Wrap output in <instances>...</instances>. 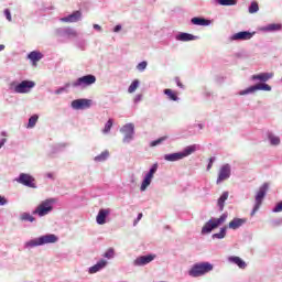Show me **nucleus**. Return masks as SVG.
<instances>
[{
  "label": "nucleus",
  "mask_w": 282,
  "mask_h": 282,
  "mask_svg": "<svg viewBox=\"0 0 282 282\" xmlns=\"http://www.w3.org/2000/svg\"><path fill=\"white\" fill-rule=\"evenodd\" d=\"M213 264L210 262H199L195 263L191 270L188 271L189 276H204V274H208V272H213Z\"/></svg>",
  "instance_id": "1"
},
{
  "label": "nucleus",
  "mask_w": 282,
  "mask_h": 282,
  "mask_svg": "<svg viewBox=\"0 0 282 282\" xmlns=\"http://www.w3.org/2000/svg\"><path fill=\"white\" fill-rule=\"evenodd\" d=\"M226 219H228V215L226 214H223L219 218H212L202 228V235H208L209 232H213L215 228H219L221 224H226Z\"/></svg>",
  "instance_id": "2"
},
{
  "label": "nucleus",
  "mask_w": 282,
  "mask_h": 282,
  "mask_svg": "<svg viewBox=\"0 0 282 282\" xmlns=\"http://www.w3.org/2000/svg\"><path fill=\"white\" fill-rule=\"evenodd\" d=\"M58 237L54 234L45 235L25 243L26 248H36V246H45V243H56Z\"/></svg>",
  "instance_id": "3"
},
{
  "label": "nucleus",
  "mask_w": 282,
  "mask_h": 282,
  "mask_svg": "<svg viewBox=\"0 0 282 282\" xmlns=\"http://www.w3.org/2000/svg\"><path fill=\"white\" fill-rule=\"evenodd\" d=\"M54 199L48 198L43 200L33 212V215H39V217H45V215H50L52 210H54Z\"/></svg>",
  "instance_id": "4"
},
{
  "label": "nucleus",
  "mask_w": 282,
  "mask_h": 282,
  "mask_svg": "<svg viewBox=\"0 0 282 282\" xmlns=\"http://www.w3.org/2000/svg\"><path fill=\"white\" fill-rule=\"evenodd\" d=\"M269 185L264 183L258 191L256 195V205L251 212V217H254L259 208H261V204H263V198L265 197V193H268Z\"/></svg>",
  "instance_id": "5"
},
{
  "label": "nucleus",
  "mask_w": 282,
  "mask_h": 282,
  "mask_svg": "<svg viewBox=\"0 0 282 282\" xmlns=\"http://www.w3.org/2000/svg\"><path fill=\"white\" fill-rule=\"evenodd\" d=\"M96 83V76L94 75H85L73 82L72 87H89Z\"/></svg>",
  "instance_id": "6"
},
{
  "label": "nucleus",
  "mask_w": 282,
  "mask_h": 282,
  "mask_svg": "<svg viewBox=\"0 0 282 282\" xmlns=\"http://www.w3.org/2000/svg\"><path fill=\"white\" fill-rule=\"evenodd\" d=\"M272 91V87L268 84H257L239 93V96H247V94H254V91Z\"/></svg>",
  "instance_id": "7"
},
{
  "label": "nucleus",
  "mask_w": 282,
  "mask_h": 282,
  "mask_svg": "<svg viewBox=\"0 0 282 282\" xmlns=\"http://www.w3.org/2000/svg\"><path fill=\"white\" fill-rule=\"evenodd\" d=\"M35 83L32 80H23L14 87L15 94H30L35 87Z\"/></svg>",
  "instance_id": "8"
},
{
  "label": "nucleus",
  "mask_w": 282,
  "mask_h": 282,
  "mask_svg": "<svg viewBox=\"0 0 282 282\" xmlns=\"http://www.w3.org/2000/svg\"><path fill=\"white\" fill-rule=\"evenodd\" d=\"M18 182L19 184H23V186H28L29 188H36V180L30 174L21 173Z\"/></svg>",
  "instance_id": "9"
},
{
  "label": "nucleus",
  "mask_w": 282,
  "mask_h": 282,
  "mask_svg": "<svg viewBox=\"0 0 282 282\" xmlns=\"http://www.w3.org/2000/svg\"><path fill=\"white\" fill-rule=\"evenodd\" d=\"M230 164L223 165L218 171V177L216 184H221V182H226V180H230Z\"/></svg>",
  "instance_id": "10"
},
{
  "label": "nucleus",
  "mask_w": 282,
  "mask_h": 282,
  "mask_svg": "<svg viewBox=\"0 0 282 282\" xmlns=\"http://www.w3.org/2000/svg\"><path fill=\"white\" fill-rule=\"evenodd\" d=\"M155 173H158V164H154L149 173L145 175L142 184H141V187H140V191H147V188H149V186H151V181L153 180V176L155 175Z\"/></svg>",
  "instance_id": "11"
},
{
  "label": "nucleus",
  "mask_w": 282,
  "mask_h": 282,
  "mask_svg": "<svg viewBox=\"0 0 282 282\" xmlns=\"http://www.w3.org/2000/svg\"><path fill=\"white\" fill-rule=\"evenodd\" d=\"M135 127L133 123H127L121 128V133H124L123 142H129L133 140V133H134Z\"/></svg>",
  "instance_id": "12"
},
{
  "label": "nucleus",
  "mask_w": 282,
  "mask_h": 282,
  "mask_svg": "<svg viewBox=\"0 0 282 282\" xmlns=\"http://www.w3.org/2000/svg\"><path fill=\"white\" fill-rule=\"evenodd\" d=\"M254 36V33L250 31H240L230 37V41H250Z\"/></svg>",
  "instance_id": "13"
},
{
  "label": "nucleus",
  "mask_w": 282,
  "mask_h": 282,
  "mask_svg": "<svg viewBox=\"0 0 282 282\" xmlns=\"http://www.w3.org/2000/svg\"><path fill=\"white\" fill-rule=\"evenodd\" d=\"M73 109H89L91 99H76L72 101Z\"/></svg>",
  "instance_id": "14"
},
{
  "label": "nucleus",
  "mask_w": 282,
  "mask_h": 282,
  "mask_svg": "<svg viewBox=\"0 0 282 282\" xmlns=\"http://www.w3.org/2000/svg\"><path fill=\"white\" fill-rule=\"evenodd\" d=\"M80 17H83V13L80 11H75L68 17L62 18L61 21L63 23H77V21H80Z\"/></svg>",
  "instance_id": "15"
},
{
  "label": "nucleus",
  "mask_w": 282,
  "mask_h": 282,
  "mask_svg": "<svg viewBox=\"0 0 282 282\" xmlns=\"http://www.w3.org/2000/svg\"><path fill=\"white\" fill-rule=\"evenodd\" d=\"M155 259V254L141 256L134 260V265H147Z\"/></svg>",
  "instance_id": "16"
},
{
  "label": "nucleus",
  "mask_w": 282,
  "mask_h": 282,
  "mask_svg": "<svg viewBox=\"0 0 282 282\" xmlns=\"http://www.w3.org/2000/svg\"><path fill=\"white\" fill-rule=\"evenodd\" d=\"M110 213L111 210L109 209H100L96 217L97 224H99V226L107 224V217H109Z\"/></svg>",
  "instance_id": "17"
},
{
  "label": "nucleus",
  "mask_w": 282,
  "mask_h": 282,
  "mask_svg": "<svg viewBox=\"0 0 282 282\" xmlns=\"http://www.w3.org/2000/svg\"><path fill=\"white\" fill-rule=\"evenodd\" d=\"M270 78H274V73H260L251 76V80H260L261 83H268Z\"/></svg>",
  "instance_id": "18"
},
{
  "label": "nucleus",
  "mask_w": 282,
  "mask_h": 282,
  "mask_svg": "<svg viewBox=\"0 0 282 282\" xmlns=\"http://www.w3.org/2000/svg\"><path fill=\"white\" fill-rule=\"evenodd\" d=\"M107 267V260H100L95 265L89 268V274H96V272H100L104 268Z\"/></svg>",
  "instance_id": "19"
},
{
  "label": "nucleus",
  "mask_w": 282,
  "mask_h": 282,
  "mask_svg": "<svg viewBox=\"0 0 282 282\" xmlns=\"http://www.w3.org/2000/svg\"><path fill=\"white\" fill-rule=\"evenodd\" d=\"M28 58L32 62V64L34 66H36V64L39 63V61H41V58H43V53L39 52V51H33L28 55Z\"/></svg>",
  "instance_id": "20"
},
{
  "label": "nucleus",
  "mask_w": 282,
  "mask_h": 282,
  "mask_svg": "<svg viewBox=\"0 0 282 282\" xmlns=\"http://www.w3.org/2000/svg\"><path fill=\"white\" fill-rule=\"evenodd\" d=\"M164 160H166V162H177L178 160H183L182 152L165 154Z\"/></svg>",
  "instance_id": "21"
},
{
  "label": "nucleus",
  "mask_w": 282,
  "mask_h": 282,
  "mask_svg": "<svg viewBox=\"0 0 282 282\" xmlns=\"http://www.w3.org/2000/svg\"><path fill=\"white\" fill-rule=\"evenodd\" d=\"M246 223L243 218H235L229 223V228L231 230H237V228H241V225Z\"/></svg>",
  "instance_id": "22"
},
{
  "label": "nucleus",
  "mask_w": 282,
  "mask_h": 282,
  "mask_svg": "<svg viewBox=\"0 0 282 282\" xmlns=\"http://www.w3.org/2000/svg\"><path fill=\"white\" fill-rule=\"evenodd\" d=\"M229 261L231 263H235L236 265H238V268H240L241 270H246V267L248 264H246V261H243L241 258L239 257H230L229 258Z\"/></svg>",
  "instance_id": "23"
},
{
  "label": "nucleus",
  "mask_w": 282,
  "mask_h": 282,
  "mask_svg": "<svg viewBox=\"0 0 282 282\" xmlns=\"http://www.w3.org/2000/svg\"><path fill=\"white\" fill-rule=\"evenodd\" d=\"M197 151V145H188L181 152L182 158H188V155H193Z\"/></svg>",
  "instance_id": "24"
},
{
  "label": "nucleus",
  "mask_w": 282,
  "mask_h": 282,
  "mask_svg": "<svg viewBox=\"0 0 282 282\" xmlns=\"http://www.w3.org/2000/svg\"><path fill=\"white\" fill-rule=\"evenodd\" d=\"M177 41H183V42H187V41H195V39H197V36L191 34V33H181L176 36Z\"/></svg>",
  "instance_id": "25"
},
{
  "label": "nucleus",
  "mask_w": 282,
  "mask_h": 282,
  "mask_svg": "<svg viewBox=\"0 0 282 282\" xmlns=\"http://www.w3.org/2000/svg\"><path fill=\"white\" fill-rule=\"evenodd\" d=\"M192 23L193 25H209L210 24V20L204 19V18H193L192 19Z\"/></svg>",
  "instance_id": "26"
},
{
  "label": "nucleus",
  "mask_w": 282,
  "mask_h": 282,
  "mask_svg": "<svg viewBox=\"0 0 282 282\" xmlns=\"http://www.w3.org/2000/svg\"><path fill=\"white\" fill-rule=\"evenodd\" d=\"M165 96H167L169 100H173L176 102V100H180V97H177V93L173 91V89L166 88L164 90Z\"/></svg>",
  "instance_id": "27"
},
{
  "label": "nucleus",
  "mask_w": 282,
  "mask_h": 282,
  "mask_svg": "<svg viewBox=\"0 0 282 282\" xmlns=\"http://www.w3.org/2000/svg\"><path fill=\"white\" fill-rule=\"evenodd\" d=\"M228 192H224L221 194V196L218 198V207L220 208V210H224V206L226 204V199H228Z\"/></svg>",
  "instance_id": "28"
},
{
  "label": "nucleus",
  "mask_w": 282,
  "mask_h": 282,
  "mask_svg": "<svg viewBox=\"0 0 282 282\" xmlns=\"http://www.w3.org/2000/svg\"><path fill=\"white\" fill-rule=\"evenodd\" d=\"M268 139L270 140V142L273 147H279V144H281V138H279L272 133L268 134Z\"/></svg>",
  "instance_id": "29"
},
{
  "label": "nucleus",
  "mask_w": 282,
  "mask_h": 282,
  "mask_svg": "<svg viewBox=\"0 0 282 282\" xmlns=\"http://www.w3.org/2000/svg\"><path fill=\"white\" fill-rule=\"evenodd\" d=\"M109 159V152L106 150L101 152L99 155L95 156V162H105Z\"/></svg>",
  "instance_id": "30"
},
{
  "label": "nucleus",
  "mask_w": 282,
  "mask_h": 282,
  "mask_svg": "<svg viewBox=\"0 0 282 282\" xmlns=\"http://www.w3.org/2000/svg\"><path fill=\"white\" fill-rule=\"evenodd\" d=\"M36 122H39V117H37V115H33L29 119L28 129H34V127H36Z\"/></svg>",
  "instance_id": "31"
},
{
  "label": "nucleus",
  "mask_w": 282,
  "mask_h": 282,
  "mask_svg": "<svg viewBox=\"0 0 282 282\" xmlns=\"http://www.w3.org/2000/svg\"><path fill=\"white\" fill-rule=\"evenodd\" d=\"M138 87H140V80L134 79L128 88L129 94H133Z\"/></svg>",
  "instance_id": "32"
},
{
  "label": "nucleus",
  "mask_w": 282,
  "mask_h": 282,
  "mask_svg": "<svg viewBox=\"0 0 282 282\" xmlns=\"http://www.w3.org/2000/svg\"><path fill=\"white\" fill-rule=\"evenodd\" d=\"M267 30H268V32H279L280 30H282V25L281 24H275V23L269 24L267 26Z\"/></svg>",
  "instance_id": "33"
},
{
  "label": "nucleus",
  "mask_w": 282,
  "mask_h": 282,
  "mask_svg": "<svg viewBox=\"0 0 282 282\" xmlns=\"http://www.w3.org/2000/svg\"><path fill=\"white\" fill-rule=\"evenodd\" d=\"M219 6H237V0H216Z\"/></svg>",
  "instance_id": "34"
},
{
  "label": "nucleus",
  "mask_w": 282,
  "mask_h": 282,
  "mask_svg": "<svg viewBox=\"0 0 282 282\" xmlns=\"http://www.w3.org/2000/svg\"><path fill=\"white\" fill-rule=\"evenodd\" d=\"M165 140H169V135L161 137L150 143V147H158V144H162V142H165Z\"/></svg>",
  "instance_id": "35"
},
{
  "label": "nucleus",
  "mask_w": 282,
  "mask_h": 282,
  "mask_svg": "<svg viewBox=\"0 0 282 282\" xmlns=\"http://www.w3.org/2000/svg\"><path fill=\"white\" fill-rule=\"evenodd\" d=\"M21 220L22 221H36V218H34V216L30 215L29 213H23L21 215Z\"/></svg>",
  "instance_id": "36"
},
{
  "label": "nucleus",
  "mask_w": 282,
  "mask_h": 282,
  "mask_svg": "<svg viewBox=\"0 0 282 282\" xmlns=\"http://www.w3.org/2000/svg\"><path fill=\"white\" fill-rule=\"evenodd\" d=\"M226 227L221 228L218 234L213 235V239H224L226 237Z\"/></svg>",
  "instance_id": "37"
},
{
  "label": "nucleus",
  "mask_w": 282,
  "mask_h": 282,
  "mask_svg": "<svg viewBox=\"0 0 282 282\" xmlns=\"http://www.w3.org/2000/svg\"><path fill=\"white\" fill-rule=\"evenodd\" d=\"M256 12H259V3L253 1L249 7V13L254 14Z\"/></svg>",
  "instance_id": "38"
},
{
  "label": "nucleus",
  "mask_w": 282,
  "mask_h": 282,
  "mask_svg": "<svg viewBox=\"0 0 282 282\" xmlns=\"http://www.w3.org/2000/svg\"><path fill=\"white\" fill-rule=\"evenodd\" d=\"M111 127H113V119H109L104 128V133H109L111 131Z\"/></svg>",
  "instance_id": "39"
},
{
  "label": "nucleus",
  "mask_w": 282,
  "mask_h": 282,
  "mask_svg": "<svg viewBox=\"0 0 282 282\" xmlns=\"http://www.w3.org/2000/svg\"><path fill=\"white\" fill-rule=\"evenodd\" d=\"M113 254H115L113 248H109V249L105 252L104 257H105L106 259H113Z\"/></svg>",
  "instance_id": "40"
},
{
  "label": "nucleus",
  "mask_w": 282,
  "mask_h": 282,
  "mask_svg": "<svg viewBox=\"0 0 282 282\" xmlns=\"http://www.w3.org/2000/svg\"><path fill=\"white\" fill-rule=\"evenodd\" d=\"M147 65H148V63H147L145 61H143V62H141V63H139V64L137 65V69H138L139 72H144V70L147 69Z\"/></svg>",
  "instance_id": "41"
},
{
  "label": "nucleus",
  "mask_w": 282,
  "mask_h": 282,
  "mask_svg": "<svg viewBox=\"0 0 282 282\" xmlns=\"http://www.w3.org/2000/svg\"><path fill=\"white\" fill-rule=\"evenodd\" d=\"M273 213H282V200L273 208Z\"/></svg>",
  "instance_id": "42"
},
{
  "label": "nucleus",
  "mask_w": 282,
  "mask_h": 282,
  "mask_svg": "<svg viewBox=\"0 0 282 282\" xmlns=\"http://www.w3.org/2000/svg\"><path fill=\"white\" fill-rule=\"evenodd\" d=\"M4 17L7 20L12 21V14L10 13V9L4 10Z\"/></svg>",
  "instance_id": "43"
},
{
  "label": "nucleus",
  "mask_w": 282,
  "mask_h": 282,
  "mask_svg": "<svg viewBox=\"0 0 282 282\" xmlns=\"http://www.w3.org/2000/svg\"><path fill=\"white\" fill-rule=\"evenodd\" d=\"M214 162H215V158H210V159H209V163H208V165H207V171H210V170L213 169Z\"/></svg>",
  "instance_id": "44"
},
{
  "label": "nucleus",
  "mask_w": 282,
  "mask_h": 282,
  "mask_svg": "<svg viewBox=\"0 0 282 282\" xmlns=\"http://www.w3.org/2000/svg\"><path fill=\"white\" fill-rule=\"evenodd\" d=\"M6 204H8L6 196H0V206H6Z\"/></svg>",
  "instance_id": "45"
},
{
  "label": "nucleus",
  "mask_w": 282,
  "mask_h": 282,
  "mask_svg": "<svg viewBox=\"0 0 282 282\" xmlns=\"http://www.w3.org/2000/svg\"><path fill=\"white\" fill-rule=\"evenodd\" d=\"M120 30H122V26L118 24L115 26L113 32H120Z\"/></svg>",
  "instance_id": "46"
},
{
  "label": "nucleus",
  "mask_w": 282,
  "mask_h": 282,
  "mask_svg": "<svg viewBox=\"0 0 282 282\" xmlns=\"http://www.w3.org/2000/svg\"><path fill=\"white\" fill-rule=\"evenodd\" d=\"M140 219H142V213H140L137 219L134 220V226L138 224V221H140Z\"/></svg>",
  "instance_id": "47"
},
{
  "label": "nucleus",
  "mask_w": 282,
  "mask_h": 282,
  "mask_svg": "<svg viewBox=\"0 0 282 282\" xmlns=\"http://www.w3.org/2000/svg\"><path fill=\"white\" fill-rule=\"evenodd\" d=\"M94 30H98L100 32L102 30V26L98 24H94Z\"/></svg>",
  "instance_id": "48"
},
{
  "label": "nucleus",
  "mask_w": 282,
  "mask_h": 282,
  "mask_svg": "<svg viewBox=\"0 0 282 282\" xmlns=\"http://www.w3.org/2000/svg\"><path fill=\"white\" fill-rule=\"evenodd\" d=\"M46 177H48L50 180H54V173H46Z\"/></svg>",
  "instance_id": "49"
},
{
  "label": "nucleus",
  "mask_w": 282,
  "mask_h": 282,
  "mask_svg": "<svg viewBox=\"0 0 282 282\" xmlns=\"http://www.w3.org/2000/svg\"><path fill=\"white\" fill-rule=\"evenodd\" d=\"M176 85L177 87L184 88V85L182 84V82H180V79H177Z\"/></svg>",
  "instance_id": "50"
},
{
  "label": "nucleus",
  "mask_w": 282,
  "mask_h": 282,
  "mask_svg": "<svg viewBox=\"0 0 282 282\" xmlns=\"http://www.w3.org/2000/svg\"><path fill=\"white\" fill-rule=\"evenodd\" d=\"M6 50V45L0 44V52H3Z\"/></svg>",
  "instance_id": "51"
},
{
  "label": "nucleus",
  "mask_w": 282,
  "mask_h": 282,
  "mask_svg": "<svg viewBox=\"0 0 282 282\" xmlns=\"http://www.w3.org/2000/svg\"><path fill=\"white\" fill-rule=\"evenodd\" d=\"M3 144H6V139H3L2 142L0 143V149L1 147H3Z\"/></svg>",
  "instance_id": "52"
},
{
  "label": "nucleus",
  "mask_w": 282,
  "mask_h": 282,
  "mask_svg": "<svg viewBox=\"0 0 282 282\" xmlns=\"http://www.w3.org/2000/svg\"><path fill=\"white\" fill-rule=\"evenodd\" d=\"M3 144H6V139H3L2 142L0 143V149L1 147H3Z\"/></svg>",
  "instance_id": "53"
},
{
  "label": "nucleus",
  "mask_w": 282,
  "mask_h": 282,
  "mask_svg": "<svg viewBox=\"0 0 282 282\" xmlns=\"http://www.w3.org/2000/svg\"><path fill=\"white\" fill-rule=\"evenodd\" d=\"M63 90H64V89L61 88V89L56 90L55 94H61Z\"/></svg>",
  "instance_id": "54"
},
{
  "label": "nucleus",
  "mask_w": 282,
  "mask_h": 282,
  "mask_svg": "<svg viewBox=\"0 0 282 282\" xmlns=\"http://www.w3.org/2000/svg\"><path fill=\"white\" fill-rule=\"evenodd\" d=\"M140 98H142V96L139 95L138 98H137V100H140Z\"/></svg>",
  "instance_id": "55"
},
{
  "label": "nucleus",
  "mask_w": 282,
  "mask_h": 282,
  "mask_svg": "<svg viewBox=\"0 0 282 282\" xmlns=\"http://www.w3.org/2000/svg\"><path fill=\"white\" fill-rule=\"evenodd\" d=\"M66 87H69V84H66Z\"/></svg>",
  "instance_id": "56"
}]
</instances>
